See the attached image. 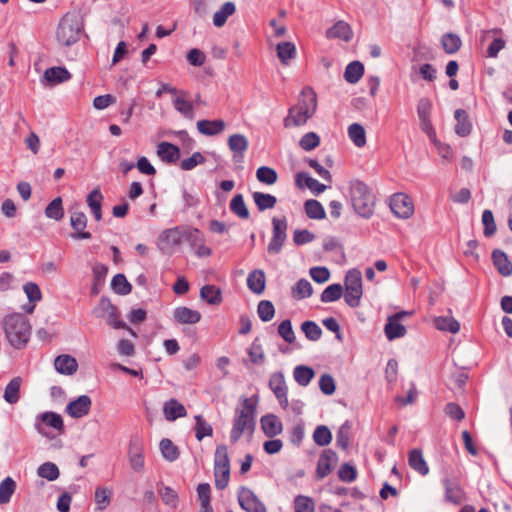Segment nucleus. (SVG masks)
Masks as SVG:
<instances>
[{"instance_id": "obj_36", "label": "nucleus", "mask_w": 512, "mask_h": 512, "mask_svg": "<svg viewBox=\"0 0 512 512\" xmlns=\"http://www.w3.org/2000/svg\"><path fill=\"white\" fill-rule=\"evenodd\" d=\"M386 337L392 341L394 339L403 337L406 334V328L399 323V320L393 317L388 318V322L384 327Z\"/></svg>"}, {"instance_id": "obj_52", "label": "nucleus", "mask_w": 512, "mask_h": 512, "mask_svg": "<svg viewBox=\"0 0 512 512\" xmlns=\"http://www.w3.org/2000/svg\"><path fill=\"white\" fill-rule=\"evenodd\" d=\"M111 286L114 292L119 295H128L132 291V285L123 274H116L111 281Z\"/></svg>"}, {"instance_id": "obj_2", "label": "nucleus", "mask_w": 512, "mask_h": 512, "mask_svg": "<svg viewBox=\"0 0 512 512\" xmlns=\"http://www.w3.org/2000/svg\"><path fill=\"white\" fill-rule=\"evenodd\" d=\"M2 326L6 339L15 349L26 346L31 335V325L21 313H12L4 317Z\"/></svg>"}, {"instance_id": "obj_3", "label": "nucleus", "mask_w": 512, "mask_h": 512, "mask_svg": "<svg viewBox=\"0 0 512 512\" xmlns=\"http://www.w3.org/2000/svg\"><path fill=\"white\" fill-rule=\"evenodd\" d=\"M349 198L354 211L362 218L369 219L375 208V196L369 186L358 179L349 182Z\"/></svg>"}, {"instance_id": "obj_37", "label": "nucleus", "mask_w": 512, "mask_h": 512, "mask_svg": "<svg viewBox=\"0 0 512 512\" xmlns=\"http://www.w3.org/2000/svg\"><path fill=\"white\" fill-rule=\"evenodd\" d=\"M236 11L235 4L233 2H226L224 3L221 8L215 12L213 16V24L216 27H222L229 16L233 15Z\"/></svg>"}, {"instance_id": "obj_62", "label": "nucleus", "mask_w": 512, "mask_h": 512, "mask_svg": "<svg viewBox=\"0 0 512 512\" xmlns=\"http://www.w3.org/2000/svg\"><path fill=\"white\" fill-rule=\"evenodd\" d=\"M295 512H314L315 505L308 496L298 495L294 500Z\"/></svg>"}, {"instance_id": "obj_59", "label": "nucleus", "mask_w": 512, "mask_h": 512, "mask_svg": "<svg viewBox=\"0 0 512 512\" xmlns=\"http://www.w3.org/2000/svg\"><path fill=\"white\" fill-rule=\"evenodd\" d=\"M301 329L307 339L310 341H317L322 335L321 328L314 321H305L301 325Z\"/></svg>"}, {"instance_id": "obj_26", "label": "nucleus", "mask_w": 512, "mask_h": 512, "mask_svg": "<svg viewBox=\"0 0 512 512\" xmlns=\"http://www.w3.org/2000/svg\"><path fill=\"white\" fill-rule=\"evenodd\" d=\"M157 155L166 163H175L180 158V149L169 142H161L157 146Z\"/></svg>"}, {"instance_id": "obj_63", "label": "nucleus", "mask_w": 512, "mask_h": 512, "mask_svg": "<svg viewBox=\"0 0 512 512\" xmlns=\"http://www.w3.org/2000/svg\"><path fill=\"white\" fill-rule=\"evenodd\" d=\"M112 492L106 487H97L95 490V502L100 510L105 509L111 499Z\"/></svg>"}, {"instance_id": "obj_33", "label": "nucleus", "mask_w": 512, "mask_h": 512, "mask_svg": "<svg viewBox=\"0 0 512 512\" xmlns=\"http://www.w3.org/2000/svg\"><path fill=\"white\" fill-rule=\"evenodd\" d=\"M70 78V72L64 67H51L44 72V79L52 84L62 83Z\"/></svg>"}, {"instance_id": "obj_24", "label": "nucleus", "mask_w": 512, "mask_h": 512, "mask_svg": "<svg viewBox=\"0 0 512 512\" xmlns=\"http://www.w3.org/2000/svg\"><path fill=\"white\" fill-rule=\"evenodd\" d=\"M226 127V123L222 119L215 120H199L197 122V130L206 136H214L222 133Z\"/></svg>"}, {"instance_id": "obj_56", "label": "nucleus", "mask_w": 512, "mask_h": 512, "mask_svg": "<svg viewBox=\"0 0 512 512\" xmlns=\"http://www.w3.org/2000/svg\"><path fill=\"white\" fill-rule=\"evenodd\" d=\"M343 288L340 284H331L324 289L321 294V301L324 303H331L341 298Z\"/></svg>"}, {"instance_id": "obj_49", "label": "nucleus", "mask_w": 512, "mask_h": 512, "mask_svg": "<svg viewBox=\"0 0 512 512\" xmlns=\"http://www.w3.org/2000/svg\"><path fill=\"white\" fill-rule=\"evenodd\" d=\"M39 418L46 426L52 427L59 432H63L64 423L61 415L55 412H45L42 413Z\"/></svg>"}, {"instance_id": "obj_14", "label": "nucleus", "mask_w": 512, "mask_h": 512, "mask_svg": "<svg viewBox=\"0 0 512 512\" xmlns=\"http://www.w3.org/2000/svg\"><path fill=\"white\" fill-rule=\"evenodd\" d=\"M91 405V398L88 395H81L77 399L69 402L66 407V412L72 418H82L89 413Z\"/></svg>"}, {"instance_id": "obj_15", "label": "nucleus", "mask_w": 512, "mask_h": 512, "mask_svg": "<svg viewBox=\"0 0 512 512\" xmlns=\"http://www.w3.org/2000/svg\"><path fill=\"white\" fill-rule=\"evenodd\" d=\"M248 140L243 134H233L228 138V147L233 152V160L241 162L248 149Z\"/></svg>"}, {"instance_id": "obj_42", "label": "nucleus", "mask_w": 512, "mask_h": 512, "mask_svg": "<svg viewBox=\"0 0 512 512\" xmlns=\"http://www.w3.org/2000/svg\"><path fill=\"white\" fill-rule=\"evenodd\" d=\"M277 56L280 61L287 65L289 61L296 56V47L292 42H281L276 47Z\"/></svg>"}, {"instance_id": "obj_34", "label": "nucleus", "mask_w": 512, "mask_h": 512, "mask_svg": "<svg viewBox=\"0 0 512 512\" xmlns=\"http://www.w3.org/2000/svg\"><path fill=\"white\" fill-rule=\"evenodd\" d=\"M22 384L21 377H14L6 386L4 391V399L9 404H15L20 399V387Z\"/></svg>"}, {"instance_id": "obj_29", "label": "nucleus", "mask_w": 512, "mask_h": 512, "mask_svg": "<svg viewBox=\"0 0 512 512\" xmlns=\"http://www.w3.org/2000/svg\"><path fill=\"white\" fill-rule=\"evenodd\" d=\"M492 261L502 276L506 277L512 274V263L503 251L494 250L492 252Z\"/></svg>"}, {"instance_id": "obj_55", "label": "nucleus", "mask_w": 512, "mask_h": 512, "mask_svg": "<svg viewBox=\"0 0 512 512\" xmlns=\"http://www.w3.org/2000/svg\"><path fill=\"white\" fill-rule=\"evenodd\" d=\"M256 178L259 182L266 185H273L277 181V172L268 166H261L256 171Z\"/></svg>"}, {"instance_id": "obj_48", "label": "nucleus", "mask_w": 512, "mask_h": 512, "mask_svg": "<svg viewBox=\"0 0 512 512\" xmlns=\"http://www.w3.org/2000/svg\"><path fill=\"white\" fill-rule=\"evenodd\" d=\"M37 474L48 481H55L58 479L60 471L55 463L45 462L38 467Z\"/></svg>"}, {"instance_id": "obj_35", "label": "nucleus", "mask_w": 512, "mask_h": 512, "mask_svg": "<svg viewBox=\"0 0 512 512\" xmlns=\"http://www.w3.org/2000/svg\"><path fill=\"white\" fill-rule=\"evenodd\" d=\"M364 74V66L359 61L350 62L345 69L344 79L350 84H356Z\"/></svg>"}, {"instance_id": "obj_50", "label": "nucleus", "mask_w": 512, "mask_h": 512, "mask_svg": "<svg viewBox=\"0 0 512 512\" xmlns=\"http://www.w3.org/2000/svg\"><path fill=\"white\" fill-rule=\"evenodd\" d=\"M160 450L162 453V456L170 462L175 461L179 457V449L177 446L173 444V442L168 439L164 438L160 441Z\"/></svg>"}, {"instance_id": "obj_51", "label": "nucleus", "mask_w": 512, "mask_h": 512, "mask_svg": "<svg viewBox=\"0 0 512 512\" xmlns=\"http://www.w3.org/2000/svg\"><path fill=\"white\" fill-rule=\"evenodd\" d=\"M16 489V483L11 477H6L0 483V504H7Z\"/></svg>"}, {"instance_id": "obj_40", "label": "nucleus", "mask_w": 512, "mask_h": 512, "mask_svg": "<svg viewBox=\"0 0 512 512\" xmlns=\"http://www.w3.org/2000/svg\"><path fill=\"white\" fill-rule=\"evenodd\" d=\"M348 136L355 146L361 148L366 145V132L361 124H351L348 127Z\"/></svg>"}, {"instance_id": "obj_46", "label": "nucleus", "mask_w": 512, "mask_h": 512, "mask_svg": "<svg viewBox=\"0 0 512 512\" xmlns=\"http://www.w3.org/2000/svg\"><path fill=\"white\" fill-rule=\"evenodd\" d=\"M211 488L208 483H201L197 486L198 498L201 501L200 512H214L210 505Z\"/></svg>"}, {"instance_id": "obj_5", "label": "nucleus", "mask_w": 512, "mask_h": 512, "mask_svg": "<svg viewBox=\"0 0 512 512\" xmlns=\"http://www.w3.org/2000/svg\"><path fill=\"white\" fill-rule=\"evenodd\" d=\"M84 31V21L77 11L67 12L60 20L56 38L60 45L70 47L77 43Z\"/></svg>"}, {"instance_id": "obj_7", "label": "nucleus", "mask_w": 512, "mask_h": 512, "mask_svg": "<svg viewBox=\"0 0 512 512\" xmlns=\"http://www.w3.org/2000/svg\"><path fill=\"white\" fill-rule=\"evenodd\" d=\"M362 290V275L357 269L349 270L345 276L344 300L351 308L360 305Z\"/></svg>"}, {"instance_id": "obj_43", "label": "nucleus", "mask_w": 512, "mask_h": 512, "mask_svg": "<svg viewBox=\"0 0 512 512\" xmlns=\"http://www.w3.org/2000/svg\"><path fill=\"white\" fill-rule=\"evenodd\" d=\"M313 288L311 283L306 279H300L292 288L291 295L294 299L301 300L312 295Z\"/></svg>"}, {"instance_id": "obj_23", "label": "nucleus", "mask_w": 512, "mask_h": 512, "mask_svg": "<svg viewBox=\"0 0 512 512\" xmlns=\"http://www.w3.org/2000/svg\"><path fill=\"white\" fill-rule=\"evenodd\" d=\"M54 367L60 374L72 375L77 371L78 363L74 357L63 354L55 358Z\"/></svg>"}, {"instance_id": "obj_32", "label": "nucleus", "mask_w": 512, "mask_h": 512, "mask_svg": "<svg viewBox=\"0 0 512 512\" xmlns=\"http://www.w3.org/2000/svg\"><path fill=\"white\" fill-rule=\"evenodd\" d=\"M200 298L210 305H220L222 302L221 289L215 285H204L200 290Z\"/></svg>"}, {"instance_id": "obj_16", "label": "nucleus", "mask_w": 512, "mask_h": 512, "mask_svg": "<svg viewBox=\"0 0 512 512\" xmlns=\"http://www.w3.org/2000/svg\"><path fill=\"white\" fill-rule=\"evenodd\" d=\"M336 462V453L332 450H324L322 454L320 455L318 462H317V468H316V474L319 479L325 478L327 475H329L332 471L333 464Z\"/></svg>"}, {"instance_id": "obj_61", "label": "nucleus", "mask_w": 512, "mask_h": 512, "mask_svg": "<svg viewBox=\"0 0 512 512\" xmlns=\"http://www.w3.org/2000/svg\"><path fill=\"white\" fill-rule=\"evenodd\" d=\"M278 334L281 338H283L284 341L289 344L294 343L296 340V336L289 319H286L279 324Z\"/></svg>"}, {"instance_id": "obj_31", "label": "nucleus", "mask_w": 512, "mask_h": 512, "mask_svg": "<svg viewBox=\"0 0 512 512\" xmlns=\"http://www.w3.org/2000/svg\"><path fill=\"white\" fill-rule=\"evenodd\" d=\"M408 462L410 467L421 475H427L429 467L420 449H413L409 453Z\"/></svg>"}, {"instance_id": "obj_38", "label": "nucleus", "mask_w": 512, "mask_h": 512, "mask_svg": "<svg viewBox=\"0 0 512 512\" xmlns=\"http://www.w3.org/2000/svg\"><path fill=\"white\" fill-rule=\"evenodd\" d=\"M252 197L259 211L272 209L277 203L276 197L268 193L254 192Z\"/></svg>"}, {"instance_id": "obj_64", "label": "nucleus", "mask_w": 512, "mask_h": 512, "mask_svg": "<svg viewBox=\"0 0 512 512\" xmlns=\"http://www.w3.org/2000/svg\"><path fill=\"white\" fill-rule=\"evenodd\" d=\"M320 144V137L314 132H308L302 136L299 145L305 151H311Z\"/></svg>"}, {"instance_id": "obj_6", "label": "nucleus", "mask_w": 512, "mask_h": 512, "mask_svg": "<svg viewBox=\"0 0 512 512\" xmlns=\"http://www.w3.org/2000/svg\"><path fill=\"white\" fill-rule=\"evenodd\" d=\"M214 476L215 486L218 490H223L228 486L230 479V460L227 446L218 445L214 456Z\"/></svg>"}, {"instance_id": "obj_9", "label": "nucleus", "mask_w": 512, "mask_h": 512, "mask_svg": "<svg viewBox=\"0 0 512 512\" xmlns=\"http://www.w3.org/2000/svg\"><path fill=\"white\" fill-rule=\"evenodd\" d=\"M240 507L246 512H267L265 504L247 487H240L237 494Z\"/></svg>"}, {"instance_id": "obj_8", "label": "nucleus", "mask_w": 512, "mask_h": 512, "mask_svg": "<svg viewBox=\"0 0 512 512\" xmlns=\"http://www.w3.org/2000/svg\"><path fill=\"white\" fill-rule=\"evenodd\" d=\"M287 220L285 217L279 219L274 217L272 219V237L267 246L269 254H279L287 238Z\"/></svg>"}, {"instance_id": "obj_58", "label": "nucleus", "mask_w": 512, "mask_h": 512, "mask_svg": "<svg viewBox=\"0 0 512 512\" xmlns=\"http://www.w3.org/2000/svg\"><path fill=\"white\" fill-rule=\"evenodd\" d=\"M195 421V436L197 440L201 441L206 436H212V426L209 423H207L201 415H196Z\"/></svg>"}, {"instance_id": "obj_1", "label": "nucleus", "mask_w": 512, "mask_h": 512, "mask_svg": "<svg viewBox=\"0 0 512 512\" xmlns=\"http://www.w3.org/2000/svg\"><path fill=\"white\" fill-rule=\"evenodd\" d=\"M316 109V93L310 87L303 88L297 104L289 109L288 115L284 119V126L288 128L304 125L315 114Z\"/></svg>"}, {"instance_id": "obj_22", "label": "nucleus", "mask_w": 512, "mask_h": 512, "mask_svg": "<svg viewBox=\"0 0 512 512\" xmlns=\"http://www.w3.org/2000/svg\"><path fill=\"white\" fill-rule=\"evenodd\" d=\"M353 32L348 23L345 21H337L331 28L326 31V37L329 39H341L349 42L352 39Z\"/></svg>"}, {"instance_id": "obj_20", "label": "nucleus", "mask_w": 512, "mask_h": 512, "mask_svg": "<svg viewBox=\"0 0 512 512\" xmlns=\"http://www.w3.org/2000/svg\"><path fill=\"white\" fill-rule=\"evenodd\" d=\"M261 427L264 434L273 438L282 433L283 425L280 419L274 414H268L261 418Z\"/></svg>"}, {"instance_id": "obj_19", "label": "nucleus", "mask_w": 512, "mask_h": 512, "mask_svg": "<svg viewBox=\"0 0 512 512\" xmlns=\"http://www.w3.org/2000/svg\"><path fill=\"white\" fill-rule=\"evenodd\" d=\"M173 318L179 324H196L201 320V313L186 306H181L174 310Z\"/></svg>"}, {"instance_id": "obj_60", "label": "nucleus", "mask_w": 512, "mask_h": 512, "mask_svg": "<svg viewBox=\"0 0 512 512\" xmlns=\"http://www.w3.org/2000/svg\"><path fill=\"white\" fill-rule=\"evenodd\" d=\"M248 355L252 363L261 365L265 361V354L262 348V345L258 342V340H254L251 346L248 349Z\"/></svg>"}, {"instance_id": "obj_28", "label": "nucleus", "mask_w": 512, "mask_h": 512, "mask_svg": "<svg viewBox=\"0 0 512 512\" xmlns=\"http://www.w3.org/2000/svg\"><path fill=\"white\" fill-rule=\"evenodd\" d=\"M103 195L99 188L93 189L86 197V202L96 221L102 219Z\"/></svg>"}, {"instance_id": "obj_12", "label": "nucleus", "mask_w": 512, "mask_h": 512, "mask_svg": "<svg viewBox=\"0 0 512 512\" xmlns=\"http://www.w3.org/2000/svg\"><path fill=\"white\" fill-rule=\"evenodd\" d=\"M70 224L74 232L71 237L75 240L90 239L92 237L90 232L85 231L87 227V217L81 211H76L71 214Z\"/></svg>"}, {"instance_id": "obj_10", "label": "nucleus", "mask_w": 512, "mask_h": 512, "mask_svg": "<svg viewBox=\"0 0 512 512\" xmlns=\"http://www.w3.org/2000/svg\"><path fill=\"white\" fill-rule=\"evenodd\" d=\"M390 208L398 218L407 219L414 211L411 199L403 193H396L391 197Z\"/></svg>"}, {"instance_id": "obj_44", "label": "nucleus", "mask_w": 512, "mask_h": 512, "mask_svg": "<svg viewBox=\"0 0 512 512\" xmlns=\"http://www.w3.org/2000/svg\"><path fill=\"white\" fill-rule=\"evenodd\" d=\"M45 215L49 219L60 221L64 217V208L62 199L57 197L53 199L45 209Z\"/></svg>"}, {"instance_id": "obj_11", "label": "nucleus", "mask_w": 512, "mask_h": 512, "mask_svg": "<svg viewBox=\"0 0 512 512\" xmlns=\"http://www.w3.org/2000/svg\"><path fill=\"white\" fill-rule=\"evenodd\" d=\"M269 388L273 391L279 405L283 409H286L289 405L287 396L288 388L282 372H275L270 376Z\"/></svg>"}, {"instance_id": "obj_39", "label": "nucleus", "mask_w": 512, "mask_h": 512, "mask_svg": "<svg viewBox=\"0 0 512 512\" xmlns=\"http://www.w3.org/2000/svg\"><path fill=\"white\" fill-rule=\"evenodd\" d=\"M441 45L447 54H454L461 48L462 41L457 34L446 33L441 38Z\"/></svg>"}, {"instance_id": "obj_18", "label": "nucleus", "mask_w": 512, "mask_h": 512, "mask_svg": "<svg viewBox=\"0 0 512 512\" xmlns=\"http://www.w3.org/2000/svg\"><path fill=\"white\" fill-rule=\"evenodd\" d=\"M442 485L445 489V500L453 504H460L464 499V493L460 485L450 478H444Z\"/></svg>"}, {"instance_id": "obj_47", "label": "nucleus", "mask_w": 512, "mask_h": 512, "mask_svg": "<svg viewBox=\"0 0 512 512\" xmlns=\"http://www.w3.org/2000/svg\"><path fill=\"white\" fill-rule=\"evenodd\" d=\"M230 210L241 219L249 218V210L241 194L235 195L230 202Z\"/></svg>"}, {"instance_id": "obj_57", "label": "nucleus", "mask_w": 512, "mask_h": 512, "mask_svg": "<svg viewBox=\"0 0 512 512\" xmlns=\"http://www.w3.org/2000/svg\"><path fill=\"white\" fill-rule=\"evenodd\" d=\"M257 313L263 322H269L275 315L273 303L269 300H261L257 306Z\"/></svg>"}, {"instance_id": "obj_21", "label": "nucleus", "mask_w": 512, "mask_h": 512, "mask_svg": "<svg viewBox=\"0 0 512 512\" xmlns=\"http://www.w3.org/2000/svg\"><path fill=\"white\" fill-rule=\"evenodd\" d=\"M163 414L167 421L172 422L178 418L185 417L187 415V411L178 400L171 398L164 403Z\"/></svg>"}, {"instance_id": "obj_13", "label": "nucleus", "mask_w": 512, "mask_h": 512, "mask_svg": "<svg viewBox=\"0 0 512 512\" xmlns=\"http://www.w3.org/2000/svg\"><path fill=\"white\" fill-rule=\"evenodd\" d=\"M184 226L165 229L158 237V244L163 249L181 244L184 240Z\"/></svg>"}, {"instance_id": "obj_30", "label": "nucleus", "mask_w": 512, "mask_h": 512, "mask_svg": "<svg viewBox=\"0 0 512 512\" xmlns=\"http://www.w3.org/2000/svg\"><path fill=\"white\" fill-rule=\"evenodd\" d=\"M455 132L460 137H466L471 133L472 124L469 120L468 114L464 109H457L455 111Z\"/></svg>"}, {"instance_id": "obj_17", "label": "nucleus", "mask_w": 512, "mask_h": 512, "mask_svg": "<svg viewBox=\"0 0 512 512\" xmlns=\"http://www.w3.org/2000/svg\"><path fill=\"white\" fill-rule=\"evenodd\" d=\"M178 94L179 96H176L172 100L174 109L186 119L192 120L195 116L194 104L193 102L185 99V97L188 95V92L181 90L178 92Z\"/></svg>"}, {"instance_id": "obj_27", "label": "nucleus", "mask_w": 512, "mask_h": 512, "mask_svg": "<svg viewBox=\"0 0 512 512\" xmlns=\"http://www.w3.org/2000/svg\"><path fill=\"white\" fill-rule=\"evenodd\" d=\"M247 286L255 294L260 295L266 287V277L263 270L255 269L248 274Z\"/></svg>"}, {"instance_id": "obj_4", "label": "nucleus", "mask_w": 512, "mask_h": 512, "mask_svg": "<svg viewBox=\"0 0 512 512\" xmlns=\"http://www.w3.org/2000/svg\"><path fill=\"white\" fill-rule=\"evenodd\" d=\"M257 398H244L241 408L236 409L230 441L236 443L245 431L251 435L255 429Z\"/></svg>"}, {"instance_id": "obj_41", "label": "nucleus", "mask_w": 512, "mask_h": 512, "mask_svg": "<svg viewBox=\"0 0 512 512\" xmlns=\"http://www.w3.org/2000/svg\"><path fill=\"white\" fill-rule=\"evenodd\" d=\"M314 370L308 366L298 365L294 368L293 376L300 386H307L313 379Z\"/></svg>"}, {"instance_id": "obj_54", "label": "nucleus", "mask_w": 512, "mask_h": 512, "mask_svg": "<svg viewBox=\"0 0 512 512\" xmlns=\"http://www.w3.org/2000/svg\"><path fill=\"white\" fill-rule=\"evenodd\" d=\"M313 441L318 446H327L332 441V433L330 429L325 425H319L313 432Z\"/></svg>"}, {"instance_id": "obj_53", "label": "nucleus", "mask_w": 512, "mask_h": 512, "mask_svg": "<svg viewBox=\"0 0 512 512\" xmlns=\"http://www.w3.org/2000/svg\"><path fill=\"white\" fill-rule=\"evenodd\" d=\"M434 323L436 328L441 331L457 333L460 329L459 322L453 317H437L435 318Z\"/></svg>"}, {"instance_id": "obj_25", "label": "nucleus", "mask_w": 512, "mask_h": 512, "mask_svg": "<svg viewBox=\"0 0 512 512\" xmlns=\"http://www.w3.org/2000/svg\"><path fill=\"white\" fill-rule=\"evenodd\" d=\"M296 185L303 188L304 185L311 190L312 193L318 195L327 189V186L312 178L306 172H299L295 178Z\"/></svg>"}, {"instance_id": "obj_45", "label": "nucleus", "mask_w": 512, "mask_h": 512, "mask_svg": "<svg viewBox=\"0 0 512 512\" xmlns=\"http://www.w3.org/2000/svg\"><path fill=\"white\" fill-rule=\"evenodd\" d=\"M305 213L310 219H323L325 218V210L322 204L314 199H309L304 204Z\"/></svg>"}]
</instances>
